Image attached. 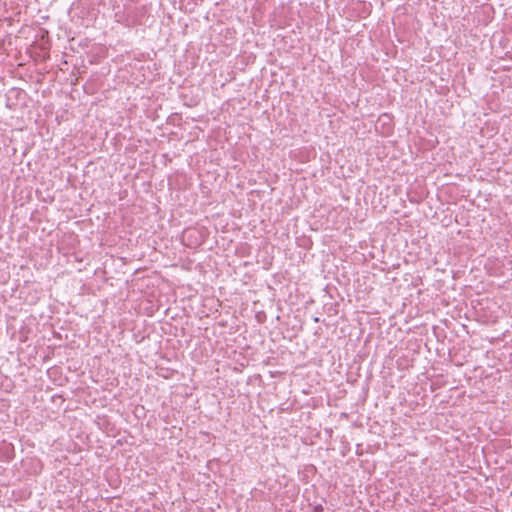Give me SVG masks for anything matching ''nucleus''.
Segmentation results:
<instances>
[{"label": "nucleus", "mask_w": 512, "mask_h": 512, "mask_svg": "<svg viewBox=\"0 0 512 512\" xmlns=\"http://www.w3.org/2000/svg\"><path fill=\"white\" fill-rule=\"evenodd\" d=\"M322 510H323V508L321 506L315 508V512H320Z\"/></svg>", "instance_id": "obj_1"}, {"label": "nucleus", "mask_w": 512, "mask_h": 512, "mask_svg": "<svg viewBox=\"0 0 512 512\" xmlns=\"http://www.w3.org/2000/svg\"><path fill=\"white\" fill-rule=\"evenodd\" d=\"M314 321H315V322H318V321H319V318H318V317H315V318H314Z\"/></svg>", "instance_id": "obj_2"}]
</instances>
